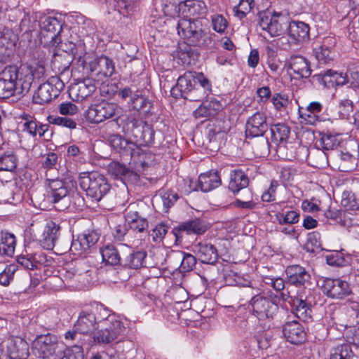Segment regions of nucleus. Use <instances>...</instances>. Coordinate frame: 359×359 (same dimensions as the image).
<instances>
[{
    "label": "nucleus",
    "instance_id": "a878e982",
    "mask_svg": "<svg viewBox=\"0 0 359 359\" xmlns=\"http://www.w3.org/2000/svg\"><path fill=\"white\" fill-rule=\"evenodd\" d=\"M169 258L176 261L177 265L180 264L178 269L182 273L192 271L196 264V259L194 255L182 251L172 252Z\"/></svg>",
    "mask_w": 359,
    "mask_h": 359
},
{
    "label": "nucleus",
    "instance_id": "e433bc0d",
    "mask_svg": "<svg viewBox=\"0 0 359 359\" xmlns=\"http://www.w3.org/2000/svg\"><path fill=\"white\" fill-rule=\"evenodd\" d=\"M146 257L144 251L133 252L123 258V264L130 269H137L144 266Z\"/></svg>",
    "mask_w": 359,
    "mask_h": 359
},
{
    "label": "nucleus",
    "instance_id": "f257e3e1",
    "mask_svg": "<svg viewBox=\"0 0 359 359\" xmlns=\"http://www.w3.org/2000/svg\"><path fill=\"white\" fill-rule=\"evenodd\" d=\"M45 69H1L0 72V97L27 93L34 81L45 77Z\"/></svg>",
    "mask_w": 359,
    "mask_h": 359
},
{
    "label": "nucleus",
    "instance_id": "e2e57ef3",
    "mask_svg": "<svg viewBox=\"0 0 359 359\" xmlns=\"http://www.w3.org/2000/svg\"><path fill=\"white\" fill-rule=\"evenodd\" d=\"M321 142L325 149H333L339 144L337 135L330 133L324 134L321 137Z\"/></svg>",
    "mask_w": 359,
    "mask_h": 359
},
{
    "label": "nucleus",
    "instance_id": "c756f323",
    "mask_svg": "<svg viewBox=\"0 0 359 359\" xmlns=\"http://www.w3.org/2000/svg\"><path fill=\"white\" fill-rule=\"evenodd\" d=\"M102 262L106 264L115 266L123 262L118 250L114 245L108 244L100 249Z\"/></svg>",
    "mask_w": 359,
    "mask_h": 359
},
{
    "label": "nucleus",
    "instance_id": "0eeeda50",
    "mask_svg": "<svg viewBox=\"0 0 359 359\" xmlns=\"http://www.w3.org/2000/svg\"><path fill=\"white\" fill-rule=\"evenodd\" d=\"M79 184L87 196L97 202L109 190V184L106 178L97 172L83 173L79 177Z\"/></svg>",
    "mask_w": 359,
    "mask_h": 359
},
{
    "label": "nucleus",
    "instance_id": "338daca9",
    "mask_svg": "<svg viewBox=\"0 0 359 359\" xmlns=\"http://www.w3.org/2000/svg\"><path fill=\"white\" fill-rule=\"evenodd\" d=\"M288 67H307L309 64L308 60L302 55H292L287 61Z\"/></svg>",
    "mask_w": 359,
    "mask_h": 359
},
{
    "label": "nucleus",
    "instance_id": "9d476101",
    "mask_svg": "<svg viewBox=\"0 0 359 359\" xmlns=\"http://www.w3.org/2000/svg\"><path fill=\"white\" fill-rule=\"evenodd\" d=\"M258 25L271 36L283 34L287 27V23L284 17L280 13H272L269 11L259 13Z\"/></svg>",
    "mask_w": 359,
    "mask_h": 359
},
{
    "label": "nucleus",
    "instance_id": "0e129e2a",
    "mask_svg": "<svg viewBox=\"0 0 359 359\" xmlns=\"http://www.w3.org/2000/svg\"><path fill=\"white\" fill-rule=\"evenodd\" d=\"M90 67H114L113 62L109 57L101 55L93 61H89Z\"/></svg>",
    "mask_w": 359,
    "mask_h": 359
},
{
    "label": "nucleus",
    "instance_id": "a18cd8bd",
    "mask_svg": "<svg viewBox=\"0 0 359 359\" xmlns=\"http://www.w3.org/2000/svg\"><path fill=\"white\" fill-rule=\"evenodd\" d=\"M254 6V0H241L239 4L234 7L233 11L236 15L242 19L246 16L247 13L250 12Z\"/></svg>",
    "mask_w": 359,
    "mask_h": 359
},
{
    "label": "nucleus",
    "instance_id": "680f3d73",
    "mask_svg": "<svg viewBox=\"0 0 359 359\" xmlns=\"http://www.w3.org/2000/svg\"><path fill=\"white\" fill-rule=\"evenodd\" d=\"M299 114L300 118L306 123L310 125H314L316 122L319 121L318 115L311 112L306 108L303 107L299 108Z\"/></svg>",
    "mask_w": 359,
    "mask_h": 359
},
{
    "label": "nucleus",
    "instance_id": "dca6fc26",
    "mask_svg": "<svg viewBox=\"0 0 359 359\" xmlns=\"http://www.w3.org/2000/svg\"><path fill=\"white\" fill-rule=\"evenodd\" d=\"M99 234L95 231H88L79 234L73 239L70 250L76 255H81L87 252L99 240Z\"/></svg>",
    "mask_w": 359,
    "mask_h": 359
},
{
    "label": "nucleus",
    "instance_id": "603ef678",
    "mask_svg": "<svg viewBox=\"0 0 359 359\" xmlns=\"http://www.w3.org/2000/svg\"><path fill=\"white\" fill-rule=\"evenodd\" d=\"M114 73V69H97L93 70L91 74L92 81L104 83L109 77Z\"/></svg>",
    "mask_w": 359,
    "mask_h": 359
},
{
    "label": "nucleus",
    "instance_id": "c85d7f7f",
    "mask_svg": "<svg viewBox=\"0 0 359 359\" xmlns=\"http://www.w3.org/2000/svg\"><path fill=\"white\" fill-rule=\"evenodd\" d=\"M322 81L327 88H333L335 86L344 85L347 82L346 74L337 72L330 69L321 76Z\"/></svg>",
    "mask_w": 359,
    "mask_h": 359
},
{
    "label": "nucleus",
    "instance_id": "f8f14e48",
    "mask_svg": "<svg viewBox=\"0 0 359 359\" xmlns=\"http://www.w3.org/2000/svg\"><path fill=\"white\" fill-rule=\"evenodd\" d=\"M252 314L259 320L272 318L278 307L270 299L263 295L255 294L249 302Z\"/></svg>",
    "mask_w": 359,
    "mask_h": 359
},
{
    "label": "nucleus",
    "instance_id": "69168bd1",
    "mask_svg": "<svg viewBox=\"0 0 359 359\" xmlns=\"http://www.w3.org/2000/svg\"><path fill=\"white\" fill-rule=\"evenodd\" d=\"M168 232V226L165 224H158L154 229L151 233L152 238L155 242H160L163 240L165 235Z\"/></svg>",
    "mask_w": 359,
    "mask_h": 359
},
{
    "label": "nucleus",
    "instance_id": "13d9d810",
    "mask_svg": "<svg viewBox=\"0 0 359 359\" xmlns=\"http://www.w3.org/2000/svg\"><path fill=\"white\" fill-rule=\"evenodd\" d=\"M174 60L179 66L189 67L195 65L194 59L191 57L189 51L179 52Z\"/></svg>",
    "mask_w": 359,
    "mask_h": 359
},
{
    "label": "nucleus",
    "instance_id": "1a4fd4ad",
    "mask_svg": "<svg viewBox=\"0 0 359 359\" xmlns=\"http://www.w3.org/2000/svg\"><path fill=\"white\" fill-rule=\"evenodd\" d=\"M58 346L57 336L50 333L37 335L32 344L33 351L43 359H58Z\"/></svg>",
    "mask_w": 359,
    "mask_h": 359
},
{
    "label": "nucleus",
    "instance_id": "49530a36",
    "mask_svg": "<svg viewBox=\"0 0 359 359\" xmlns=\"http://www.w3.org/2000/svg\"><path fill=\"white\" fill-rule=\"evenodd\" d=\"M161 198L163 205L166 210H168L179 198L177 193L172 190H162L161 191Z\"/></svg>",
    "mask_w": 359,
    "mask_h": 359
},
{
    "label": "nucleus",
    "instance_id": "2eb2a0df",
    "mask_svg": "<svg viewBox=\"0 0 359 359\" xmlns=\"http://www.w3.org/2000/svg\"><path fill=\"white\" fill-rule=\"evenodd\" d=\"M321 288L327 297L333 299H344L351 292L348 283L339 278L323 280Z\"/></svg>",
    "mask_w": 359,
    "mask_h": 359
},
{
    "label": "nucleus",
    "instance_id": "ddd939ff",
    "mask_svg": "<svg viewBox=\"0 0 359 359\" xmlns=\"http://www.w3.org/2000/svg\"><path fill=\"white\" fill-rule=\"evenodd\" d=\"M175 8L179 16L182 15V18H191V20L202 19L208 13L205 4L198 0H186L180 2Z\"/></svg>",
    "mask_w": 359,
    "mask_h": 359
},
{
    "label": "nucleus",
    "instance_id": "4d7b16f0",
    "mask_svg": "<svg viewBox=\"0 0 359 359\" xmlns=\"http://www.w3.org/2000/svg\"><path fill=\"white\" fill-rule=\"evenodd\" d=\"M271 102L277 110L286 108L290 103L288 95L284 93H275L272 97Z\"/></svg>",
    "mask_w": 359,
    "mask_h": 359
},
{
    "label": "nucleus",
    "instance_id": "4468645a",
    "mask_svg": "<svg viewBox=\"0 0 359 359\" xmlns=\"http://www.w3.org/2000/svg\"><path fill=\"white\" fill-rule=\"evenodd\" d=\"M42 237L41 242L43 248L61 251L60 249V226L58 223L53 220H47Z\"/></svg>",
    "mask_w": 359,
    "mask_h": 359
},
{
    "label": "nucleus",
    "instance_id": "f3484780",
    "mask_svg": "<svg viewBox=\"0 0 359 359\" xmlns=\"http://www.w3.org/2000/svg\"><path fill=\"white\" fill-rule=\"evenodd\" d=\"M266 115L264 112H257L250 116L245 125V134L247 137L262 136L268 130Z\"/></svg>",
    "mask_w": 359,
    "mask_h": 359
},
{
    "label": "nucleus",
    "instance_id": "bb28decb",
    "mask_svg": "<svg viewBox=\"0 0 359 359\" xmlns=\"http://www.w3.org/2000/svg\"><path fill=\"white\" fill-rule=\"evenodd\" d=\"M287 29L290 37L297 42L309 39V27L304 22L292 21L287 25Z\"/></svg>",
    "mask_w": 359,
    "mask_h": 359
},
{
    "label": "nucleus",
    "instance_id": "79ce46f5",
    "mask_svg": "<svg viewBox=\"0 0 359 359\" xmlns=\"http://www.w3.org/2000/svg\"><path fill=\"white\" fill-rule=\"evenodd\" d=\"M16 266L0 262V285H8L13 279Z\"/></svg>",
    "mask_w": 359,
    "mask_h": 359
},
{
    "label": "nucleus",
    "instance_id": "c03bdc74",
    "mask_svg": "<svg viewBox=\"0 0 359 359\" xmlns=\"http://www.w3.org/2000/svg\"><path fill=\"white\" fill-rule=\"evenodd\" d=\"M276 218L280 224H293L298 222L299 214L294 210L288 211L285 214L278 212L276 215Z\"/></svg>",
    "mask_w": 359,
    "mask_h": 359
},
{
    "label": "nucleus",
    "instance_id": "a211bd4d",
    "mask_svg": "<svg viewBox=\"0 0 359 359\" xmlns=\"http://www.w3.org/2000/svg\"><path fill=\"white\" fill-rule=\"evenodd\" d=\"M41 34L43 37L50 38V44L53 47H57L61 43L60 33L62 26L57 18L47 17L41 22Z\"/></svg>",
    "mask_w": 359,
    "mask_h": 359
},
{
    "label": "nucleus",
    "instance_id": "5fc2aeb1",
    "mask_svg": "<svg viewBox=\"0 0 359 359\" xmlns=\"http://www.w3.org/2000/svg\"><path fill=\"white\" fill-rule=\"evenodd\" d=\"M135 138L137 141L150 144L154 141V131L149 126L144 124L138 133V137Z\"/></svg>",
    "mask_w": 359,
    "mask_h": 359
},
{
    "label": "nucleus",
    "instance_id": "423d86ee",
    "mask_svg": "<svg viewBox=\"0 0 359 359\" xmlns=\"http://www.w3.org/2000/svg\"><path fill=\"white\" fill-rule=\"evenodd\" d=\"M123 112V109L117 103L103 102L91 104L86 111L85 117L91 123H100L110 118L117 121Z\"/></svg>",
    "mask_w": 359,
    "mask_h": 359
},
{
    "label": "nucleus",
    "instance_id": "774afa93",
    "mask_svg": "<svg viewBox=\"0 0 359 359\" xmlns=\"http://www.w3.org/2000/svg\"><path fill=\"white\" fill-rule=\"evenodd\" d=\"M78 110L77 106L72 102L62 103L59 107L60 113L62 115L73 116L78 112Z\"/></svg>",
    "mask_w": 359,
    "mask_h": 359
},
{
    "label": "nucleus",
    "instance_id": "20e7f679",
    "mask_svg": "<svg viewBox=\"0 0 359 359\" xmlns=\"http://www.w3.org/2000/svg\"><path fill=\"white\" fill-rule=\"evenodd\" d=\"M95 69H72L71 76L74 82L69 93L72 100L82 101L89 97L95 90L91 74Z\"/></svg>",
    "mask_w": 359,
    "mask_h": 359
},
{
    "label": "nucleus",
    "instance_id": "393cba45",
    "mask_svg": "<svg viewBox=\"0 0 359 359\" xmlns=\"http://www.w3.org/2000/svg\"><path fill=\"white\" fill-rule=\"evenodd\" d=\"M222 109L220 101L215 98L203 102L194 111L195 118L211 117Z\"/></svg>",
    "mask_w": 359,
    "mask_h": 359
},
{
    "label": "nucleus",
    "instance_id": "39448f33",
    "mask_svg": "<svg viewBox=\"0 0 359 359\" xmlns=\"http://www.w3.org/2000/svg\"><path fill=\"white\" fill-rule=\"evenodd\" d=\"M45 77L39 81L48 78L47 81L41 84L33 95V100L35 103L44 104L57 97L60 93L64 89L65 83L57 75H52V69L46 71L45 69Z\"/></svg>",
    "mask_w": 359,
    "mask_h": 359
},
{
    "label": "nucleus",
    "instance_id": "09e8293b",
    "mask_svg": "<svg viewBox=\"0 0 359 359\" xmlns=\"http://www.w3.org/2000/svg\"><path fill=\"white\" fill-rule=\"evenodd\" d=\"M130 105L133 109L137 110L149 109L151 107V103L138 92L132 97Z\"/></svg>",
    "mask_w": 359,
    "mask_h": 359
},
{
    "label": "nucleus",
    "instance_id": "f03ea898",
    "mask_svg": "<svg viewBox=\"0 0 359 359\" xmlns=\"http://www.w3.org/2000/svg\"><path fill=\"white\" fill-rule=\"evenodd\" d=\"M179 87L186 93L190 100H200L212 90V85L203 73L188 71L177 80Z\"/></svg>",
    "mask_w": 359,
    "mask_h": 359
},
{
    "label": "nucleus",
    "instance_id": "4be33fe9",
    "mask_svg": "<svg viewBox=\"0 0 359 359\" xmlns=\"http://www.w3.org/2000/svg\"><path fill=\"white\" fill-rule=\"evenodd\" d=\"M100 322V320H97L93 312L83 311L79 314L77 321L74 325V327L80 334H88L95 329V325Z\"/></svg>",
    "mask_w": 359,
    "mask_h": 359
},
{
    "label": "nucleus",
    "instance_id": "de8ad7c7",
    "mask_svg": "<svg viewBox=\"0 0 359 359\" xmlns=\"http://www.w3.org/2000/svg\"><path fill=\"white\" fill-rule=\"evenodd\" d=\"M108 172L116 178H121L123 176L127 175L130 172L124 165L116 161L109 164Z\"/></svg>",
    "mask_w": 359,
    "mask_h": 359
},
{
    "label": "nucleus",
    "instance_id": "6e6552de",
    "mask_svg": "<svg viewBox=\"0 0 359 359\" xmlns=\"http://www.w3.org/2000/svg\"><path fill=\"white\" fill-rule=\"evenodd\" d=\"M104 328L94 335V341L99 344H109L124 335L126 327L123 323L113 315H109L104 321Z\"/></svg>",
    "mask_w": 359,
    "mask_h": 359
},
{
    "label": "nucleus",
    "instance_id": "37998d69",
    "mask_svg": "<svg viewBox=\"0 0 359 359\" xmlns=\"http://www.w3.org/2000/svg\"><path fill=\"white\" fill-rule=\"evenodd\" d=\"M316 60L320 65H329L334 57V53L325 45L320 46L315 50Z\"/></svg>",
    "mask_w": 359,
    "mask_h": 359
},
{
    "label": "nucleus",
    "instance_id": "5701e85b",
    "mask_svg": "<svg viewBox=\"0 0 359 359\" xmlns=\"http://www.w3.org/2000/svg\"><path fill=\"white\" fill-rule=\"evenodd\" d=\"M285 273L289 283L302 286L309 281L310 274L300 265H290L286 268Z\"/></svg>",
    "mask_w": 359,
    "mask_h": 359
},
{
    "label": "nucleus",
    "instance_id": "58836bf2",
    "mask_svg": "<svg viewBox=\"0 0 359 359\" xmlns=\"http://www.w3.org/2000/svg\"><path fill=\"white\" fill-rule=\"evenodd\" d=\"M73 61L72 55L67 51L54 53L50 61V65L55 67H69Z\"/></svg>",
    "mask_w": 359,
    "mask_h": 359
},
{
    "label": "nucleus",
    "instance_id": "aec40b11",
    "mask_svg": "<svg viewBox=\"0 0 359 359\" xmlns=\"http://www.w3.org/2000/svg\"><path fill=\"white\" fill-rule=\"evenodd\" d=\"M283 333L291 344H300L306 339L304 328L296 320L285 323L283 327Z\"/></svg>",
    "mask_w": 359,
    "mask_h": 359
},
{
    "label": "nucleus",
    "instance_id": "9b49d317",
    "mask_svg": "<svg viewBox=\"0 0 359 359\" xmlns=\"http://www.w3.org/2000/svg\"><path fill=\"white\" fill-rule=\"evenodd\" d=\"M53 202L57 203L65 199L76 189V182L71 173L64 175L62 178L48 180Z\"/></svg>",
    "mask_w": 359,
    "mask_h": 359
},
{
    "label": "nucleus",
    "instance_id": "ea45409f",
    "mask_svg": "<svg viewBox=\"0 0 359 359\" xmlns=\"http://www.w3.org/2000/svg\"><path fill=\"white\" fill-rule=\"evenodd\" d=\"M355 354L349 344H344L334 348L330 359H353Z\"/></svg>",
    "mask_w": 359,
    "mask_h": 359
},
{
    "label": "nucleus",
    "instance_id": "4c0bfd02",
    "mask_svg": "<svg viewBox=\"0 0 359 359\" xmlns=\"http://www.w3.org/2000/svg\"><path fill=\"white\" fill-rule=\"evenodd\" d=\"M18 163V158L13 151H8L0 156V170L13 171Z\"/></svg>",
    "mask_w": 359,
    "mask_h": 359
},
{
    "label": "nucleus",
    "instance_id": "6ab92c4d",
    "mask_svg": "<svg viewBox=\"0 0 359 359\" xmlns=\"http://www.w3.org/2000/svg\"><path fill=\"white\" fill-rule=\"evenodd\" d=\"M281 295L285 301H287L289 298L291 299L294 307V313L299 319L304 322H307L311 319V310L306 302L305 295L301 293L293 297L289 292L287 294L283 292Z\"/></svg>",
    "mask_w": 359,
    "mask_h": 359
},
{
    "label": "nucleus",
    "instance_id": "473e14b6",
    "mask_svg": "<svg viewBox=\"0 0 359 359\" xmlns=\"http://www.w3.org/2000/svg\"><path fill=\"white\" fill-rule=\"evenodd\" d=\"M18 263L25 269L34 270L41 264L43 257L41 254H22L18 257Z\"/></svg>",
    "mask_w": 359,
    "mask_h": 359
},
{
    "label": "nucleus",
    "instance_id": "6e6d98bb",
    "mask_svg": "<svg viewBox=\"0 0 359 359\" xmlns=\"http://www.w3.org/2000/svg\"><path fill=\"white\" fill-rule=\"evenodd\" d=\"M355 158L349 154H342L339 168L343 172H350L355 169Z\"/></svg>",
    "mask_w": 359,
    "mask_h": 359
},
{
    "label": "nucleus",
    "instance_id": "c9c22d12",
    "mask_svg": "<svg viewBox=\"0 0 359 359\" xmlns=\"http://www.w3.org/2000/svg\"><path fill=\"white\" fill-rule=\"evenodd\" d=\"M109 142L114 149L124 154H126V152L131 151L135 146L133 142L118 134L111 135Z\"/></svg>",
    "mask_w": 359,
    "mask_h": 359
},
{
    "label": "nucleus",
    "instance_id": "f704fd0d",
    "mask_svg": "<svg viewBox=\"0 0 359 359\" xmlns=\"http://www.w3.org/2000/svg\"><path fill=\"white\" fill-rule=\"evenodd\" d=\"M272 141L276 144H285L290 133V128L284 123H278L271 128Z\"/></svg>",
    "mask_w": 359,
    "mask_h": 359
},
{
    "label": "nucleus",
    "instance_id": "052dcab7",
    "mask_svg": "<svg viewBox=\"0 0 359 359\" xmlns=\"http://www.w3.org/2000/svg\"><path fill=\"white\" fill-rule=\"evenodd\" d=\"M212 25L215 31L223 33L228 26V22L223 15L217 14L212 17Z\"/></svg>",
    "mask_w": 359,
    "mask_h": 359
},
{
    "label": "nucleus",
    "instance_id": "7ed1b4c3",
    "mask_svg": "<svg viewBox=\"0 0 359 359\" xmlns=\"http://www.w3.org/2000/svg\"><path fill=\"white\" fill-rule=\"evenodd\" d=\"M178 34L187 41L189 45L208 46L211 42V36L198 20L182 18L177 26Z\"/></svg>",
    "mask_w": 359,
    "mask_h": 359
},
{
    "label": "nucleus",
    "instance_id": "7c9ffc66",
    "mask_svg": "<svg viewBox=\"0 0 359 359\" xmlns=\"http://www.w3.org/2000/svg\"><path fill=\"white\" fill-rule=\"evenodd\" d=\"M16 245L15 237L8 232H1L0 238V254L12 257Z\"/></svg>",
    "mask_w": 359,
    "mask_h": 359
},
{
    "label": "nucleus",
    "instance_id": "a19ab883",
    "mask_svg": "<svg viewBox=\"0 0 359 359\" xmlns=\"http://www.w3.org/2000/svg\"><path fill=\"white\" fill-rule=\"evenodd\" d=\"M58 359H83V351L81 345H75L59 352Z\"/></svg>",
    "mask_w": 359,
    "mask_h": 359
},
{
    "label": "nucleus",
    "instance_id": "8fccbe9b",
    "mask_svg": "<svg viewBox=\"0 0 359 359\" xmlns=\"http://www.w3.org/2000/svg\"><path fill=\"white\" fill-rule=\"evenodd\" d=\"M144 124L135 118H128L126 123L123 126L124 131L131 134L134 137H138V133Z\"/></svg>",
    "mask_w": 359,
    "mask_h": 359
},
{
    "label": "nucleus",
    "instance_id": "412c9836",
    "mask_svg": "<svg viewBox=\"0 0 359 359\" xmlns=\"http://www.w3.org/2000/svg\"><path fill=\"white\" fill-rule=\"evenodd\" d=\"M7 348L10 359H27L29 355L27 342L19 337L11 338Z\"/></svg>",
    "mask_w": 359,
    "mask_h": 359
},
{
    "label": "nucleus",
    "instance_id": "cd10ccee",
    "mask_svg": "<svg viewBox=\"0 0 359 359\" xmlns=\"http://www.w3.org/2000/svg\"><path fill=\"white\" fill-rule=\"evenodd\" d=\"M220 184L221 180L217 172L201 174L198 177V185L202 191H210L219 187Z\"/></svg>",
    "mask_w": 359,
    "mask_h": 359
},
{
    "label": "nucleus",
    "instance_id": "864d4df0",
    "mask_svg": "<svg viewBox=\"0 0 359 359\" xmlns=\"http://www.w3.org/2000/svg\"><path fill=\"white\" fill-rule=\"evenodd\" d=\"M48 121L50 123L62 126L70 129H74L76 127V122L69 118L48 116Z\"/></svg>",
    "mask_w": 359,
    "mask_h": 359
},
{
    "label": "nucleus",
    "instance_id": "bf43d9fd",
    "mask_svg": "<svg viewBox=\"0 0 359 359\" xmlns=\"http://www.w3.org/2000/svg\"><path fill=\"white\" fill-rule=\"evenodd\" d=\"M83 265V263L82 262L76 263L75 265H73V264H67L65 274L66 278H73L74 277L80 276L84 272H86V271H85L82 267Z\"/></svg>",
    "mask_w": 359,
    "mask_h": 359
},
{
    "label": "nucleus",
    "instance_id": "b1692460",
    "mask_svg": "<svg viewBox=\"0 0 359 359\" xmlns=\"http://www.w3.org/2000/svg\"><path fill=\"white\" fill-rule=\"evenodd\" d=\"M194 252L198 259L205 264H213L218 259V253L216 248L208 243H199L194 246Z\"/></svg>",
    "mask_w": 359,
    "mask_h": 359
},
{
    "label": "nucleus",
    "instance_id": "72a5a7b5",
    "mask_svg": "<svg viewBox=\"0 0 359 359\" xmlns=\"http://www.w3.org/2000/svg\"><path fill=\"white\" fill-rule=\"evenodd\" d=\"M207 230L206 225L200 219H195L180 224L179 232H186L187 234H203Z\"/></svg>",
    "mask_w": 359,
    "mask_h": 359
},
{
    "label": "nucleus",
    "instance_id": "2f4dec72",
    "mask_svg": "<svg viewBox=\"0 0 359 359\" xmlns=\"http://www.w3.org/2000/svg\"><path fill=\"white\" fill-rule=\"evenodd\" d=\"M248 184V177L243 171L235 170L231 173L229 188L231 191L238 192L247 187Z\"/></svg>",
    "mask_w": 359,
    "mask_h": 359
},
{
    "label": "nucleus",
    "instance_id": "3c124183",
    "mask_svg": "<svg viewBox=\"0 0 359 359\" xmlns=\"http://www.w3.org/2000/svg\"><path fill=\"white\" fill-rule=\"evenodd\" d=\"M338 111L341 118H348L353 111V102L348 99L341 100L339 103Z\"/></svg>",
    "mask_w": 359,
    "mask_h": 359
}]
</instances>
